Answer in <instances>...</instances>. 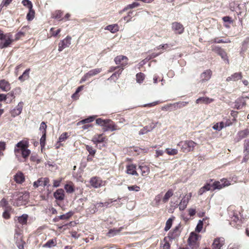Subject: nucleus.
I'll return each mask as SVG.
<instances>
[{
    "mask_svg": "<svg viewBox=\"0 0 249 249\" xmlns=\"http://www.w3.org/2000/svg\"><path fill=\"white\" fill-rule=\"evenodd\" d=\"M165 151L167 154L172 156L176 155L178 153V150L176 149L166 148Z\"/></svg>",
    "mask_w": 249,
    "mask_h": 249,
    "instance_id": "603ef678",
    "label": "nucleus"
},
{
    "mask_svg": "<svg viewBox=\"0 0 249 249\" xmlns=\"http://www.w3.org/2000/svg\"><path fill=\"white\" fill-rule=\"evenodd\" d=\"M57 244L56 238H54L52 239L49 240L45 244L43 245V248H50L53 247H55Z\"/></svg>",
    "mask_w": 249,
    "mask_h": 249,
    "instance_id": "c85d7f7f",
    "label": "nucleus"
},
{
    "mask_svg": "<svg viewBox=\"0 0 249 249\" xmlns=\"http://www.w3.org/2000/svg\"><path fill=\"white\" fill-rule=\"evenodd\" d=\"M107 138L104 134H96L94 135L92 139V142L96 144L99 143L104 142L107 141Z\"/></svg>",
    "mask_w": 249,
    "mask_h": 249,
    "instance_id": "a211bd4d",
    "label": "nucleus"
},
{
    "mask_svg": "<svg viewBox=\"0 0 249 249\" xmlns=\"http://www.w3.org/2000/svg\"><path fill=\"white\" fill-rule=\"evenodd\" d=\"M22 4L29 9L33 8V4L31 1L29 0H23Z\"/></svg>",
    "mask_w": 249,
    "mask_h": 249,
    "instance_id": "3c124183",
    "label": "nucleus"
},
{
    "mask_svg": "<svg viewBox=\"0 0 249 249\" xmlns=\"http://www.w3.org/2000/svg\"><path fill=\"white\" fill-rule=\"evenodd\" d=\"M95 117L94 116H89V117L83 119L80 121H79L78 123V125L80 124H89V123L92 122L95 120Z\"/></svg>",
    "mask_w": 249,
    "mask_h": 249,
    "instance_id": "c9c22d12",
    "label": "nucleus"
},
{
    "mask_svg": "<svg viewBox=\"0 0 249 249\" xmlns=\"http://www.w3.org/2000/svg\"><path fill=\"white\" fill-rule=\"evenodd\" d=\"M213 72L210 69L205 70L200 75V83H204L209 81L212 76Z\"/></svg>",
    "mask_w": 249,
    "mask_h": 249,
    "instance_id": "4468645a",
    "label": "nucleus"
},
{
    "mask_svg": "<svg viewBox=\"0 0 249 249\" xmlns=\"http://www.w3.org/2000/svg\"><path fill=\"white\" fill-rule=\"evenodd\" d=\"M47 127V126L44 122H42L41 123L40 127H39V130L40 131L42 132V134H46L47 133V131H46Z\"/></svg>",
    "mask_w": 249,
    "mask_h": 249,
    "instance_id": "6e6d98bb",
    "label": "nucleus"
},
{
    "mask_svg": "<svg viewBox=\"0 0 249 249\" xmlns=\"http://www.w3.org/2000/svg\"><path fill=\"white\" fill-rule=\"evenodd\" d=\"M192 193H190L186 195L180 201V203L184 204L186 206L188 205L189 200L191 199L192 197Z\"/></svg>",
    "mask_w": 249,
    "mask_h": 249,
    "instance_id": "a19ab883",
    "label": "nucleus"
},
{
    "mask_svg": "<svg viewBox=\"0 0 249 249\" xmlns=\"http://www.w3.org/2000/svg\"><path fill=\"white\" fill-rule=\"evenodd\" d=\"M139 168L142 171V176H147L150 172L149 167L146 165H140Z\"/></svg>",
    "mask_w": 249,
    "mask_h": 249,
    "instance_id": "ea45409f",
    "label": "nucleus"
},
{
    "mask_svg": "<svg viewBox=\"0 0 249 249\" xmlns=\"http://www.w3.org/2000/svg\"><path fill=\"white\" fill-rule=\"evenodd\" d=\"M213 99L212 98H210L207 97H199L197 99H196V104H209L213 101Z\"/></svg>",
    "mask_w": 249,
    "mask_h": 249,
    "instance_id": "393cba45",
    "label": "nucleus"
},
{
    "mask_svg": "<svg viewBox=\"0 0 249 249\" xmlns=\"http://www.w3.org/2000/svg\"><path fill=\"white\" fill-rule=\"evenodd\" d=\"M63 178H60L57 179L53 180V187H58L60 186V184L62 181Z\"/></svg>",
    "mask_w": 249,
    "mask_h": 249,
    "instance_id": "bf43d9fd",
    "label": "nucleus"
},
{
    "mask_svg": "<svg viewBox=\"0 0 249 249\" xmlns=\"http://www.w3.org/2000/svg\"><path fill=\"white\" fill-rule=\"evenodd\" d=\"M22 107H23V103L22 102L19 103L18 106L15 108H14V109L11 110V116L13 117H15L16 116L19 115L22 111Z\"/></svg>",
    "mask_w": 249,
    "mask_h": 249,
    "instance_id": "5701e85b",
    "label": "nucleus"
},
{
    "mask_svg": "<svg viewBox=\"0 0 249 249\" xmlns=\"http://www.w3.org/2000/svg\"><path fill=\"white\" fill-rule=\"evenodd\" d=\"M173 219L172 218H169L166 222L165 227L164 228L165 231H168L171 227L172 225Z\"/></svg>",
    "mask_w": 249,
    "mask_h": 249,
    "instance_id": "5fc2aeb1",
    "label": "nucleus"
},
{
    "mask_svg": "<svg viewBox=\"0 0 249 249\" xmlns=\"http://www.w3.org/2000/svg\"><path fill=\"white\" fill-rule=\"evenodd\" d=\"M188 102H179L174 103V109L182 108L184 107H185L187 105H188Z\"/></svg>",
    "mask_w": 249,
    "mask_h": 249,
    "instance_id": "a18cd8bd",
    "label": "nucleus"
},
{
    "mask_svg": "<svg viewBox=\"0 0 249 249\" xmlns=\"http://www.w3.org/2000/svg\"><path fill=\"white\" fill-rule=\"evenodd\" d=\"M86 149L89 152V155L94 157L96 152V149H94L91 146L86 145Z\"/></svg>",
    "mask_w": 249,
    "mask_h": 249,
    "instance_id": "09e8293b",
    "label": "nucleus"
},
{
    "mask_svg": "<svg viewBox=\"0 0 249 249\" xmlns=\"http://www.w3.org/2000/svg\"><path fill=\"white\" fill-rule=\"evenodd\" d=\"M225 244V240L223 237L216 238L212 245V249H221Z\"/></svg>",
    "mask_w": 249,
    "mask_h": 249,
    "instance_id": "f3484780",
    "label": "nucleus"
},
{
    "mask_svg": "<svg viewBox=\"0 0 249 249\" xmlns=\"http://www.w3.org/2000/svg\"><path fill=\"white\" fill-rule=\"evenodd\" d=\"M172 29L176 34H181L183 33L184 30V28L182 24L178 22H174L172 23Z\"/></svg>",
    "mask_w": 249,
    "mask_h": 249,
    "instance_id": "dca6fc26",
    "label": "nucleus"
},
{
    "mask_svg": "<svg viewBox=\"0 0 249 249\" xmlns=\"http://www.w3.org/2000/svg\"><path fill=\"white\" fill-rule=\"evenodd\" d=\"M14 242L19 249H24L26 243L23 240V230L18 225H16L15 227Z\"/></svg>",
    "mask_w": 249,
    "mask_h": 249,
    "instance_id": "f03ea898",
    "label": "nucleus"
},
{
    "mask_svg": "<svg viewBox=\"0 0 249 249\" xmlns=\"http://www.w3.org/2000/svg\"><path fill=\"white\" fill-rule=\"evenodd\" d=\"M241 220L238 219L237 216H233L230 223L231 225L233 227H235L236 228H239L241 225Z\"/></svg>",
    "mask_w": 249,
    "mask_h": 249,
    "instance_id": "c756f323",
    "label": "nucleus"
},
{
    "mask_svg": "<svg viewBox=\"0 0 249 249\" xmlns=\"http://www.w3.org/2000/svg\"><path fill=\"white\" fill-rule=\"evenodd\" d=\"M0 89L3 91H8L11 89L10 84L5 79L0 80Z\"/></svg>",
    "mask_w": 249,
    "mask_h": 249,
    "instance_id": "b1692460",
    "label": "nucleus"
},
{
    "mask_svg": "<svg viewBox=\"0 0 249 249\" xmlns=\"http://www.w3.org/2000/svg\"><path fill=\"white\" fill-rule=\"evenodd\" d=\"M173 194L174 191L172 189H169L162 199V202L164 203L167 202L170 198L173 196Z\"/></svg>",
    "mask_w": 249,
    "mask_h": 249,
    "instance_id": "cd10ccee",
    "label": "nucleus"
},
{
    "mask_svg": "<svg viewBox=\"0 0 249 249\" xmlns=\"http://www.w3.org/2000/svg\"><path fill=\"white\" fill-rule=\"evenodd\" d=\"M66 192L68 194L73 193L75 191V187L72 181H68L64 186Z\"/></svg>",
    "mask_w": 249,
    "mask_h": 249,
    "instance_id": "a878e982",
    "label": "nucleus"
},
{
    "mask_svg": "<svg viewBox=\"0 0 249 249\" xmlns=\"http://www.w3.org/2000/svg\"><path fill=\"white\" fill-rule=\"evenodd\" d=\"M244 153H245L244 159H248L249 158V140H245L244 144Z\"/></svg>",
    "mask_w": 249,
    "mask_h": 249,
    "instance_id": "7c9ffc66",
    "label": "nucleus"
},
{
    "mask_svg": "<svg viewBox=\"0 0 249 249\" xmlns=\"http://www.w3.org/2000/svg\"><path fill=\"white\" fill-rule=\"evenodd\" d=\"M172 109H174V104H170L168 105H165L164 106L162 107L161 108V109L162 110H166V111L171 110Z\"/></svg>",
    "mask_w": 249,
    "mask_h": 249,
    "instance_id": "680f3d73",
    "label": "nucleus"
},
{
    "mask_svg": "<svg viewBox=\"0 0 249 249\" xmlns=\"http://www.w3.org/2000/svg\"><path fill=\"white\" fill-rule=\"evenodd\" d=\"M21 91V90L20 88H16L12 91L5 94L6 103L7 104L11 103L15 99L16 95L19 94Z\"/></svg>",
    "mask_w": 249,
    "mask_h": 249,
    "instance_id": "9d476101",
    "label": "nucleus"
},
{
    "mask_svg": "<svg viewBox=\"0 0 249 249\" xmlns=\"http://www.w3.org/2000/svg\"><path fill=\"white\" fill-rule=\"evenodd\" d=\"M127 189L130 191H135V192H139L141 189L140 187L137 185L128 186L127 187Z\"/></svg>",
    "mask_w": 249,
    "mask_h": 249,
    "instance_id": "4d7b16f0",
    "label": "nucleus"
},
{
    "mask_svg": "<svg viewBox=\"0 0 249 249\" xmlns=\"http://www.w3.org/2000/svg\"><path fill=\"white\" fill-rule=\"evenodd\" d=\"M68 138V133H63L59 138V142H62L65 141Z\"/></svg>",
    "mask_w": 249,
    "mask_h": 249,
    "instance_id": "69168bd1",
    "label": "nucleus"
},
{
    "mask_svg": "<svg viewBox=\"0 0 249 249\" xmlns=\"http://www.w3.org/2000/svg\"><path fill=\"white\" fill-rule=\"evenodd\" d=\"M243 77L242 73L241 72H235L232 74L231 76H228L226 78L227 82H236L239 80L242 79Z\"/></svg>",
    "mask_w": 249,
    "mask_h": 249,
    "instance_id": "6ab92c4d",
    "label": "nucleus"
},
{
    "mask_svg": "<svg viewBox=\"0 0 249 249\" xmlns=\"http://www.w3.org/2000/svg\"><path fill=\"white\" fill-rule=\"evenodd\" d=\"M164 244H162V248L163 249H170V244L166 240V237H165L163 239Z\"/></svg>",
    "mask_w": 249,
    "mask_h": 249,
    "instance_id": "338daca9",
    "label": "nucleus"
},
{
    "mask_svg": "<svg viewBox=\"0 0 249 249\" xmlns=\"http://www.w3.org/2000/svg\"><path fill=\"white\" fill-rule=\"evenodd\" d=\"M230 185V181L225 178H223L221 180V182L219 181H215L212 184V190L215 189L220 190L223 187L228 186Z\"/></svg>",
    "mask_w": 249,
    "mask_h": 249,
    "instance_id": "1a4fd4ad",
    "label": "nucleus"
},
{
    "mask_svg": "<svg viewBox=\"0 0 249 249\" xmlns=\"http://www.w3.org/2000/svg\"><path fill=\"white\" fill-rule=\"evenodd\" d=\"M128 58L124 55L117 56L114 58V61L118 67H124L128 64Z\"/></svg>",
    "mask_w": 249,
    "mask_h": 249,
    "instance_id": "9b49d317",
    "label": "nucleus"
},
{
    "mask_svg": "<svg viewBox=\"0 0 249 249\" xmlns=\"http://www.w3.org/2000/svg\"><path fill=\"white\" fill-rule=\"evenodd\" d=\"M96 123L98 125L103 126L104 132L107 131H113L119 129L114 122L110 119L104 120L102 118H98L96 120Z\"/></svg>",
    "mask_w": 249,
    "mask_h": 249,
    "instance_id": "f257e3e1",
    "label": "nucleus"
},
{
    "mask_svg": "<svg viewBox=\"0 0 249 249\" xmlns=\"http://www.w3.org/2000/svg\"><path fill=\"white\" fill-rule=\"evenodd\" d=\"M210 44L213 43H228L231 42L230 40L227 39V40H224L223 39H220L218 37H215L213 39H211L209 41Z\"/></svg>",
    "mask_w": 249,
    "mask_h": 249,
    "instance_id": "e433bc0d",
    "label": "nucleus"
},
{
    "mask_svg": "<svg viewBox=\"0 0 249 249\" xmlns=\"http://www.w3.org/2000/svg\"><path fill=\"white\" fill-rule=\"evenodd\" d=\"M156 126V124L154 123H152L149 125H147L143 127L139 131V134L142 135L148 132L152 131Z\"/></svg>",
    "mask_w": 249,
    "mask_h": 249,
    "instance_id": "4be33fe9",
    "label": "nucleus"
},
{
    "mask_svg": "<svg viewBox=\"0 0 249 249\" xmlns=\"http://www.w3.org/2000/svg\"><path fill=\"white\" fill-rule=\"evenodd\" d=\"M29 10V12L26 16V18L28 21H31L35 18V11L33 8Z\"/></svg>",
    "mask_w": 249,
    "mask_h": 249,
    "instance_id": "79ce46f5",
    "label": "nucleus"
},
{
    "mask_svg": "<svg viewBox=\"0 0 249 249\" xmlns=\"http://www.w3.org/2000/svg\"><path fill=\"white\" fill-rule=\"evenodd\" d=\"M0 48L4 49L11 46L14 40L11 33L4 34L0 29Z\"/></svg>",
    "mask_w": 249,
    "mask_h": 249,
    "instance_id": "7ed1b4c3",
    "label": "nucleus"
},
{
    "mask_svg": "<svg viewBox=\"0 0 249 249\" xmlns=\"http://www.w3.org/2000/svg\"><path fill=\"white\" fill-rule=\"evenodd\" d=\"M89 183L93 187L98 188L104 186L105 182L100 178L94 177L90 179Z\"/></svg>",
    "mask_w": 249,
    "mask_h": 249,
    "instance_id": "ddd939ff",
    "label": "nucleus"
},
{
    "mask_svg": "<svg viewBox=\"0 0 249 249\" xmlns=\"http://www.w3.org/2000/svg\"><path fill=\"white\" fill-rule=\"evenodd\" d=\"M60 28L58 29L57 30H54V28H52L50 30L51 36H56L61 32Z\"/></svg>",
    "mask_w": 249,
    "mask_h": 249,
    "instance_id": "052dcab7",
    "label": "nucleus"
},
{
    "mask_svg": "<svg viewBox=\"0 0 249 249\" xmlns=\"http://www.w3.org/2000/svg\"><path fill=\"white\" fill-rule=\"evenodd\" d=\"M136 77L137 82L141 84L143 82L145 78V75L142 72H139L136 74Z\"/></svg>",
    "mask_w": 249,
    "mask_h": 249,
    "instance_id": "de8ad7c7",
    "label": "nucleus"
},
{
    "mask_svg": "<svg viewBox=\"0 0 249 249\" xmlns=\"http://www.w3.org/2000/svg\"><path fill=\"white\" fill-rule=\"evenodd\" d=\"M212 50L220 55L223 60L226 61L227 63L229 64L227 53L223 49L219 46H212Z\"/></svg>",
    "mask_w": 249,
    "mask_h": 249,
    "instance_id": "0eeeda50",
    "label": "nucleus"
},
{
    "mask_svg": "<svg viewBox=\"0 0 249 249\" xmlns=\"http://www.w3.org/2000/svg\"><path fill=\"white\" fill-rule=\"evenodd\" d=\"M118 70L115 71V72L113 73L110 76V78L111 79H113L114 77L118 78L119 75L122 73L123 71L124 70V67H118Z\"/></svg>",
    "mask_w": 249,
    "mask_h": 249,
    "instance_id": "49530a36",
    "label": "nucleus"
},
{
    "mask_svg": "<svg viewBox=\"0 0 249 249\" xmlns=\"http://www.w3.org/2000/svg\"><path fill=\"white\" fill-rule=\"evenodd\" d=\"M30 69H26L23 74L18 77V79L21 81H23L29 78V72Z\"/></svg>",
    "mask_w": 249,
    "mask_h": 249,
    "instance_id": "58836bf2",
    "label": "nucleus"
},
{
    "mask_svg": "<svg viewBox=\"0 0 249 249\" xmlns=\"http://www.w3.org/2000/svg\"><path fill=\"white\" fill-rule=\"evenodd\" d=\"M13 0H2L0 4V10H2L3 7H7Z\"/></svg>",
    "mask_w": 249,
    "mask_h": 249,
    "instance_id": "864d4df0",
    "label": "nucleus"
},
{
    "mask_svg": "<svg viewBox=\"0 0 249 249\" xmlns=\"http://www.w3.org/2000/svg\"><path fill=\"white\" fill-rule=\"evenodd\" d=\"M199 235L192 232L188 239V244L192 249H198L199 247Z\"/></svg>",
    "mask_w": 249,
    "mask_h": 249,
    "instance_id": "39448f33",
    "label": "nucleus"
},
{
    "mask_svg": "<svg viewBox=\"0 0 249 249\" xmlns=\"http://www.w3.org/2000/svg\"><path fill=\"white\" fill-rule=\"evenodd\" d=\"M46 138V134H42V136L40 139V144L42 148L44 147L45 145Z\"/></svg>",
    "mask_w": 249,
    "mask_h": 249,
    "instance_id": "e2e57ef3",
    "label": "nucleus"
},
{
    "mask_svg": "<svg viewBox=\"0 0 249 249\" xmlns=\"http://www.w3.org/2000/svg\"><path fill=\"white\" fill-rule=\"evenodd\" d=\"M63 12L61 10H56L54 12L52 15V17L55 19L58 20L59 21H62L63 18L62 16Z\"/></svg>",
    "mask_w": 249,
    "mask_h": 249,
    "instance_id": "473e14b6",
    "label": "nucleus"
},
{
    "mask_svg": "<svg viewBox=\"0 0 249 249\" xmlns=\"http://www.w3.org/2000/svg\"><path fill=\"white\" fill-rule=\"evenodd\" d=\"M126 172L127 174L131 175L138 176L139 174L136 171V165L133 164L127 165L126 167Z\"/></svg>",
    "mask_w": 249,
    "mask_h": 249,
    "instance_id": "aec40b11",
    "label": "nucleus"
},
{
    "mask_svg": "<svg viewBox=\"0 0 249 249\" xmlns=\"http://www.w3.org/2000/svg\"><path fill=\"white\" fill-rule=\"evenodd\" d=\"M25 36L24 33L22 32H18V33H17L15 35V39H13L15 41H17L19 40L21 37H23Z\"/></svg>",
    "mask_w": 249,
    "mask_h": 249,
    "instance_id": "0e129e2a",
    "label": "nucleus"
},
{
    "mask_svg": "<svg viewBox=\"0 0 249 249\" xmlns=\"http://www.w3.org/2000/svg\"><path fill=\"white\" fill-rule=\"evenodd\" d=\"M73 214V213L71 211L69 212L66 214L59 216V218L61 220H68L71 217Z\"/></svg>",
    "mask_w": 249,
    "mask_h": 249,
    "instance_id": "8fccbe9b",
    "label": "nucleus"
},
{
    "mask_svg": "<svg viewBox=\"0 0 249 249\" xmlns=\"http://www.w3.org/2000/svg\"><path fill=\"white\" fill-rule=\"evenodd\" d=\"M224 127V123L223 122H220L217 123L213 125V129L217 131H220Z\"/></svg>",
    "mask_w": 249,
    "mask_h": 249,
    "instance_id": "c03bdc74",
    "label": "nucleus"
},
{
    "mask_svg": "<svg viewBox=\"0 0 249 249\" xmlns=\"http://www.w3.org/2000/svg\"><path fill=\"white\" fill-rule=\"evenodd\" d=\"M106 29L112 33H115L119 31V27L117 24H115L107 26Z\"/></svg>",
    "mask_w": 249,
    "mask_h": 249,
    "instance_id": "4c0bfd02",
    "label": "nucleus"
},
{
    "mask_svg": "<svg viewBox=\"0 0 249 249\" xmlns=\"http://www.w3.org/2000/svg\"><path fill=\"white\" fill-rule=\"evenodd\" d=\"M71 37L70 36H67L64 39L61 40L58 44V50L59 52L67 47H69L71 44Z\"/></svg>",
    "mask_w": 249,
    "mask_h": 249,
    "instance_id": "f8f14e48",
    "label": "nucleus"
},
{
    "mask_svg": "<svg viewBox=\"0 0 249 249\" xmlns=\"http://www.w3.org/2000/svg\"><path fill=\"white\" fill-rule=\"evenodd\" d=\"M102 71V68H96L90 70L88 72L85 73L84 75L81 78L80 81V83H82L90 77L97 75L100 73Z\"/></svg>",
    "mask_w": 249,
    "mask_h": 249,
    "instance_id": "6e6552de",
    "label": "nucleus"
},
{
    "mask_svg": "<svg viewBox=\"0 0 249 249\" xmlns=\"http://www.w3.org/2000/svg\"><path fill=\"white\" fill-rule=\"evenodd\" d=\"M30 160L32 161L36 162L37 163H39L40 162L37 155H32L30 157Z\"/></svg>",
    "mask_w": 249,
    "mask_h": 249,
    "instance_id": "774afa93",
    "label": "nucleus"
},
{
    "mask_svg": "<svg viewBox=\"0 0 249 249\" xmlns=\"http://www.w3.org/2000/svg\"><path fill=\"white\" fill-rule=\"evenodd\" d=\"M29 142L26 140H22L19 142L15 146L14 152L16 156H20L23 150L29 147Z\"/></svg>",
    "mask_w": 249,
    "mask_h": 249,
    "instance_id": "423d86ee",
    "label": "nucleus"
},
{
    "mask_svg": "<svg viewBox=\"0 0 249 249\" xmlns=\"http://www.w3.org/2000/svg\"><path fill=\"white\" fill-rule=\"evenodd\" d=\"M178 229V227H176L174 228L173 231L169 233L168 237L171 239H175L178 237L179 235Z\"/></svg>",
    "mask_w": 249,
    "mask_h": 249,
    "instance_id": "72a5a7b5",
    "label": "nucleus"
},
{
    "mask_svg": "<svg viewBox=\"0 0 249 249\" xmlns=\"http://www.w3.org/2000/svg\"><path fill=\"white\" fill-rule=\"evenodd\" d=\"M122 198L126 199L127 197H123V198H120L119 197L117 198V199H115V200H113V199H108L107 201L104 202V206L107 208L110 207L111 206V204L112 203V202H116L118 200H120Z\"/></svg>",
    "mask_w": 249,
    "mask_h": 249,
    "instance_id": "37998d69",
    "label": "nucleus"
},
{
    "mask_svg": "<svg viewBox=\"0 0 249 249\" xmlns=\"http://www.w3.org/2000/svg\"><path fill=\"white\" fill-rule=\"evenodd\" d=\"M31 151L27 148L26 149L23 150L20 154H21L22 157L24 159H26L30 155Z\"/></svg>",
    "mask_w": 249,
    "mask_h": 249,
    "instance_id": "13d9d810",
    "label": "nucleus"
},
{
    "mask_svg": "<svg viewBox=\"0 0 249 249\" xmlns=\"http://www.w3.org/2000/svg\"><path fill=\"white\" fill-rule=\"evenodd\" d=\"M197 143L192 140L180 141L178 146L180 147V150L183 153H188L193 151L197 145Z\"/></svg>",
    "mask_w": 249,
    "mask_h": 249,
    "instance_id": "20e7f679",
    "label": "nucleus"
},
{
    "mask_svg": "<svg viewBox=\"0 0 249 249\" xmlns=\"http://www.w3.org/2000/svg\"><path fill=\"white\" fill-rule=\"evenodd\" d=\"M28 215L27 214H23L21 216H19L18 218V223L22 225H26L27 223Z\"/></svg>",
    "mask_w": 249,
    "mask_h": 249,
    "instance_id": "f704fd0d",
    "label": "nucleus"
},
{
    "mask_svg": "<svg viewBox=\"0 0 249 249\" xmlns=\"http://www.w3.org/2000/svg\"><path fill=\"white\" fill-rule=\"evenodd\" d=\"M14 179L17 183H22L25 180L24 176L22 173L19 172L14 176Z\"/></svg>",
    "mask_w": 249,
    "mask_h": 249,
    "instance_id": "2f4dec72",
    "label": "nucleus"
},
{
    "mask_svg": "<svg viewBox=\"0 0 249 249\" xmlns=\"http://www.w3.org/2000/svg\"><path fill=\"white\" fill-rule=\"evenodd\" d=\"M49 182L50 179L48 178H40L34 182L33 186L35 188H36L39 186H49Z\"/></svg>",
    "mask_w": 249,
    "mask_h": 249,
    "instance_id": "2eb2a0df",
    "label": "nucleus"
},
{
    "mask_svg": "<svg viewBox=\"0 0 249 249\" xmlns=\"http://www.w3.org/2000/svg\"><path fill=\"white\" fill-rule=\"evenodd\" d=\"M53 196L56 200H58L59 201L63 200L65 198L64 191L62 189H57L53 193Z\"/></svg>",
    "mask_w": 249,
    "mask_h": 249,
    "instance_id": "412c9836",
    "label": "nucleus"
},
{
    "mask_svg": "<svg viewBox=\"0 0 249 249\" xmlns=\"http://www.w3.org/2000/svg\"><path fill=\"white\" fill-rule=\"evenodd\" d=\"M248 136H249V129H245L239 131L237 133L238 141H239Z\"/></svg>",
    "mask_w": 249,
    "mask_h": 249,
    "instance_id": "bb28decb",
    "label": "nucleus"
}]
</instances>
